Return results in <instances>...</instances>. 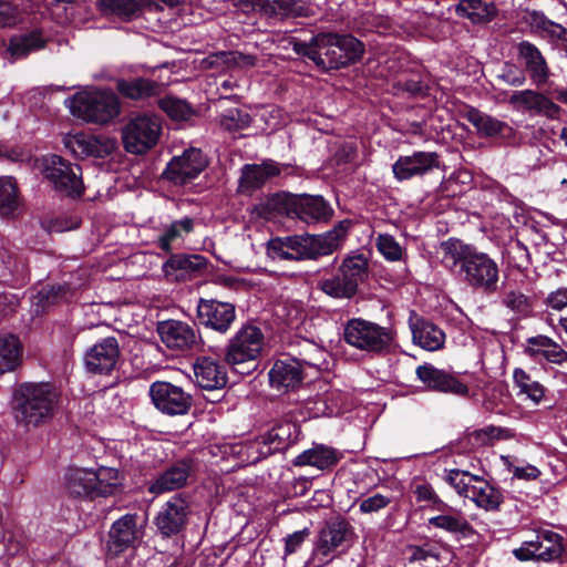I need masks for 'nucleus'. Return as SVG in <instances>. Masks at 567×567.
Returning <instances> with one entry per match:
<instances>
[{"label":"nucleus","instance_id":"obj_61","mask_svg":"<svg viewBox=\"0 0 567 567\" xmlns=\"http://www.w3.org/2000/svg\"><path fill=\"white\" fill-rule=\"evenodd\" d=\"M18 8L9 1L0 0V27H11L18 21Z\"/></svg>","mask_w":567,"mask_h":567},{"label":"nucleus","instance_id":"obj_45","mask_svg":"<svg viewBox=\"0 0 567 567\" xmlns=\"http://www.w3.org/2000/svg\"><path fill=\"white\" fill-rule=\"evenodd\" d=\"M513 381L519 389L518 394H525L527 399L535 404H539L546 394L547 389L522 368H515L513 372Z\"/></svg>","mask_w":567,"mask_h":567},{"label":"nucleus","instance_id":"obj_2","mask_svg":"<svg viewBox=\"0 0 567 567\" xmlns=\"http://www.w3.org/2000/svg\"><path fill=\"white\" fill-rule=\"evenodd\" d=\"M352 225L351 219H342L321 234L305 233L271 238L267 244V254L279 260H319L341 249Z\"/></svg>","mask_w":567,"mask_h":567},{"label":"nucleus","instance_id":"obj_26","mask_svg":"<svg viewBox=\"0 0 567 567\" xmlns=\"http://www.w3.org/2000/svg\"><path fill=\"white\" fill-rule=\"evenodd\" d=\"M440 167V156L435 152L415 151L411 155H400L392 164L394 178L402 183L422 177Z\"/></svg>","mask_w":567,"mask_h":567},{"label":"nucleus","instance_id":"obj_3","mask_svg":"<svg viewBox=\"0 0 567 567\" xmlns=\"http://www.w3.org/2000/svg\"><path fill=\"white\" fill-rule=\"evenodd\" d=\"M292 50L312 61L319 71L329 72L358 63L365 45L350 33L320 32L309 42H293Z\"/></svg>","mask_w":567,"mask_h":567},{"label":"nucleus","instance_id":"obj_6","mask_svg":"<svg viewBox=\"0 0 567 567\" xmlns=\"http://www.w3.org/2000/svg\"><path fill=\"white\" fill-rule=\"evenodd\" d=\"M445 482L460 496L470 498L477 507L486 512H498L504 503V494L501 487L467 471L460 468L449 470L446 471Z\"/></svg>","mask_w":567,"mask_h":567},{"label":"nucleus","instance_id":"obj_31","mask_svg":"<svg viewBox=\"0 0 567 567\" xmlns=\"http://www.w3.org/2000/svg\"><path fill=\"white\" fill-rule=\"evenodd\" d=\"M137 514L127 513L113 522L109 529V551L120 554L134 547L138 539Z\"/></svg>","mask_w":567,"mask_h":567},{"label":"nucleus","instance_id":"obj_54","mask_svg":"<svg viewBox=\"0 0 567 567\" xmlns=\"http://www.w3.org/2000/svg\"><path fill=\"white\" fill-rule=\"evenodd\" d=\"M413 494L417 503L426 502L434 511L445 507V502L436 494L433 486L427 482L416 484L413 488Z\"/></svg>","mask_w":567,"mask_h":567},{"label":"nucleus","instance_id":"obj_11","mask_svg":"<svg viewBox=\"0 0 567 567\" xmlns=\"http://www.w3.org/2000/svg\"><path fill=\"white\" fill-rule=\"evenodd\" d=\"M300 425L291 420L282 419L274 422L271 427L260 434L250 444L256 450L257 456L254 463L265 460L275 453L286 452L299 441Z\"/></svg>","mask_w":567,"mask_h":567},{"label":"nucleus","instance_id":"obj_21","mask_svg":"<svg viewBox=\"0 0 567 567\" xmlns=\"http://www.w3.org/2000/svg\"><path fill=\"white\" fill-rule=\"evenodd\" d=\"M104 466L76 467L71 466L64 474V487L75 497H95L102 495L104 488Z\"/></svg>","mask_w":567,"mask_h":567},{"label":"nucleus","instance_id":"obj_64","mask_svg":"<svg viewBox=\"0 0 567 567\" xmlns=\"http://www.w3.org/2000/svg\"><path fill=\"white\" fill-rule=\"evenodd\" d=\"M530 24L535 27L537 30L545 32L546 34L549 32L551 28H556L555 21L550 20L543 11L533 10L529 12Z\"/></svg>","mask_w":567,"mask_h":567},{"label":"nucleus","instance_id":"obj_7","mask_svg":"<svg viewBox=\"0 0 567 567\" xmlns=\"http://www.w3.org/2000/svg\"><path fill=\"white\" fill-rule=\"evenodd\" d=\"M368 258L364 254L354 252L342 259L337 275L320 280L318 288L334 299H351L357 295L360 284L368 279Z\"/></svg>","mask_w":567,"mask_h":567},{"label":"nucleus","instance_id":"obj_24","mask_svg":"<svg viewBox=\"0 0 567 567\" xmlns=\"http://www.w3.org/2000/svg\"><path fill=\"white\" fill-rule=\"evenodd\" d=\"M45 177L54 187L68 195L82 193L81 168L72 165L59 155H51L45 159Z\"/></svg>","mask_w":567,"mask_h":567},{"label":"nucleus","instance_id":"obj_19","mask_svg":"<svg viewBox=\"0 0 567 567\" xmlns=\"http://www.w3.org/2000/svg\"><path fill=\"white\" fill-rule=\"evenodd\" d=\"M236 306L233 302L218 299L200 298L196 307L198 327L226 334L236 321Z\"/></svg>","mask_w":567,"mask_h":567},{"label":"nucleus","instance_id":"obj_36","mask_svg":"<svg viewBox=\"0 0 567 567\" xmlns=\"http://www.w3.org/2000/svg\"><path fill=\"white\" fill-rule=\"evenodd\" d=\"M517 55L525 62V72L532 81L540 86L548 81L550 71L540 50L532 42L523 40L517 44Z\"/></svg>","mask_w":567,"mask_h":567},{"label":"nucleus","instance_id":"obj_59","mask_svg":"<svg viewBox=\"0 0 567 567\" xmlns=\"http://www.w3.org/2000/svg\"><path fill=\"white\" fill-rule=\"evenodd\" d=\"M126 474L123 470L109 466V496L124 492Z\"/></svg>","mask_w":567,"mask_h":567},{"label":"nucleus","instance_id":"obj_10","mask_svg":"<svg viewBox=\"0 0 567 567\" xmlns=\"http://www.w3.org/2000/svg\"><path fill=\"white\" fill-rule=\"evenodd\" d=\"M196 462L190 456L174 460L156 474H144V485L147 493L159 496L179 491L188 485V480L195 474Z\"/></svg>","mask_w":567,"mask_h":567},{"label":"nucleus","instance_id":"obj_53","mask_svg":"<svg viewBox=\"0 0 567 567\" xmlns=\"http://www.w3.org/2000/svg\"><path fill=\"white\" fill-rule=\"evenodd\" d=\"M375 246L379 252L389 261H398L402 258V247L392 235L380 234Z\"/></svg>","mask_w":567,"mask_h":567},{"label":"nucleus","instance_id":"obj_29","mask_svg":"<svg viewBox=\"0 0 567 567\" xmlns=\"http://www.w3.org/2000/svg\"><path fill=\"white\" fill-rule=\"evenodd\" d=\"M439 515L429 518V525L453 535L457 540L470 539L476 535L473 525L464 513L445 503L444 508H439Z\"/></svg>","mask_w":567,"mask_h":567},{"label":"nucleus","instance_id":"obj_50","mask_svg":"<svg viewBox=\"0 0 567 567\" xmlns=\"http://www.w3.org/2000/svg\"><path fill=\"white\" fill-rule=\"evenodd\" d=\"M106 363V341L94 344L84 357L86 371L92 374L102 373Z\"/></svg>","mask_w":567,"mask_h":567},{"label":"nucleus","instance_id":"obj_18","mask_svg":"<svg viewBox=\"0 0 567 567\" xmlns=\"http://www.w3.org/2000/svg\"><path fill=\"white\" fill-rule=\"evenodd\" d=\"M208 161L202 150L189 147L182 155L173 156L161 174V179L184 186L196 179L207 167Z\"/></svg>","mask_w":567,"mask_h":567},{"label":"nucleus","instance_id":"obj_60","mask_svg":"<svg viewBox=\"0 0 567 567\" xmlns=\"http://www.w3.org/2000/svg\"><path fill=\"white\" fill-rule=\"evenodd\" d=\"M309 536H310V529L307 527L303 529L297 530L292 534H289L285 538V554L291 555V554L297 553Z\"/></svg>","mask_w":567,"mask_h":567},{"label":"nucleus","instance_id":"obj_8","mask_svg":"<svg viewBox=\"0 0 567 567\" xmlns=\"http://www.w3.org/2000/svg\"><path fill=\"white\" fill-rule=\"evenodd\" d=\"M264 333L255 324H243L236 333L228 339L224 348L207 344V348L217 355H224L228 365L256 362L264 347Z\"/></svg>","mask_w":567,"mask_h":567},{"label":"nucleus","instance_id":"obj_62","mask_svg":"<svg viewBox=\"0 0 567 567\" xmlns=\"http://www.w3.org/2000/svg\"><path fill=\"white\" fill-rule=\"evenodd\" d=\"M547 37L549 42L563 51L567 58V29L560 23H556V28H551Z\"/></svg>","mask_w":567,"mask_h":567},{"label":"nucleus","instance_id":"obj_1","mask_svg":"<svg viewBox=\"0 0 567 567\" xmlns=\"http://www.w3.org/2000/svg\"><path fill=\"white\" fill-rule=\"evenodd\" d=\"M442 265L474 292L493 296L499 290L501 269L476 245L450 237L440 244Z\"/></svg>","mask_w":567,"mask_h":567},{"label":"nucleus","instance_id":"obj_55","mask_svg":"<svg viewBox=\"0 0 567 567\" xmlns=\"http://www.w3.org/2000/svg\"><path fill=\"white\" fill-rule=\"evenodd\" d=\"M406 553L409 554V563H423L427 561L429 558L437 560L440 556L437 549L429 543L424 545H408Z\"/></svg>","mask_w":567,"mask_h":567},{"label":"nucleus","instance_id":"obj_27","mask_svg":"<svg viewBox=\"0 0 567 567\" xmlns=\"http://www.w3.org/2000/svg\"><path fill=\"white\" fill-rule=\"evenodd\" d=\"M415 373L427 390L458 396H466L468 394V386L465 383L452 373L437 369L431 363L419 365Z\"/></svg>","mask_w":567,"mask_h":567},{"label":"nucleus","instance_id":"obj_12","mask_svg":"<svg viewBox=\"0 0 567 567\" xmlns=\"http://www.w3.org/2000/svg\"><path fill=\"white\" fill-rule=\"evenodd\" d=\"M161 133L162 124L156 116L138 115L122 130L124 148L131 154L143 155L156 146Z\"/></svg>","mask_w":567,"mask_h":567},{"label":"nucleus","instance_id":"obj_32","mask_svg":"<svg viewBox=\"0 0 567 567\" xmlns=\"http://www.w3.org/2000/svg\"><path fill=\"white\" fill-rule=\"evenodd\" d=\"M29 280V267L23 255L9 249L0 250V281L13 288H21Z\"/></svg>","mask_w":567,"mask_h":567},{"label":"nucleus","instance_id":"obj_15","mask_svg":"<svg viewBox=\"0 0 567 567\" xmlns=\"http://www.w3.org/2000/svg\"><path fill=\"white\" fill-rule=\"evenodd\" d=\"M566 548L564 537L548 529L536 533L535 539L527 540L513 550V555L520 561H554L561 559Z\"/></svg>","mask_w":567,"mask_h":567},{"label":"nucleus","instance_id":"obj_48","mask_svg":"<svg viewBox=\"0 0 567 567\" xmlns=\"http://www.w3.org/2000/svg\"><path fill=\"white\" fill-rule=\"evenodd\" d=\"M251 115L238 107L226 110L219 115L220 127L229 133H237L251 125Z\"/></svg>","mask_w":567,"mask_h":567},{"label":"nucleus","instance_id":"obj_46","mask_svg":"<svg viewBox=\"0 0 567 567\" xmlns=\"http://www.w3.org/2000/svg\"><path fill=\"white\" fill-rule=\"evenodd\" d=\"M194 230V220L190 217H184L179 220H174L168 227L165 228L163 234L158 236L156 246L166 254L173 250L172 243L182 238V234H189Z\"/></svg>","mask_w":567,"mask_h":567},{"label":"nucleus","instance_id":"obj_25","mask_svg":"<svg viewBox=\"0 0 567 567\" xmlns=\"http://www.w3.org/2000/svg\"><path fill=\"white\" fill-rule=\"evenodd\" d=\"M244 12H258L266 18L307 17L308 8L302 0H233Z\"/></svg>","mask_w":567,"mask_h":567},{"label":"nucleus","instance_id":"obj_35","mask_svg":"<svg viewBox=\"0 0 567 567\" xmlns=\"http://www.w3.org/2000/svg\"><path fill=\"white\" fill-rule=\"evenodd\" d=\"M409 324L415 344L427 351H435L443 348L445 333L432 321L413 313L409 319Z\"/></svg>","mask_w":567,"mask_h":567},{"label":"nucleus","instance_id":"obj_13","mask_svg":"<svg viewBox=\"0 0 567 567\" xmlns=\"http://www.w3.org/2000/svg\"><path fill=\"white\" fill-rule=\"evenodd\" d=\"M353 536L354 528L346 517L338 515L324 520L315 543V555L321 557L318 564H313V567L327 564L330 560V555L339 547L350 546Z\"/></svg>","mask_w":567,"mask_h":567},{"label":"nucleus","instance_id":"obj_39","mask_svg":"<svg viewBox=\"0 0 567 567\" xmlns=\"http://www.w3.org/2000/svg\"><path fill=\"white\" fill-rule=\"evenodd\" d=\"M116 91L124 99L144 101L159 95L161 84L145 78H136L133 80L118 79L116 81Z\"/></svg>","mask_w":567,"mask_h":567},{"label":"nucleus","instance_id":"obj_56","mask_svg":"<svg viewBox=\"0 0 567 567\" xmlns=\"http://www.w3.org/2000/svg\"><path fill=\"white\" fill-rule=\"evenodd\" d=\"M498 79L505 82L507 85L515 87L523 86L527 81L525 70L519 69L512 63H505L502 73L498 75Z\"/></svg>","mask_w":567,"mask_h":567},{"label":"nucleus","instance_id":"obj_63","mask_svg":"<svg viewBox=\"0 0 567 567\" xmlns=\"http://www.w3.org/2000/svg\"><path fill=\"white\" fill-rule=\"evenodd\" d=\"M357 146L353 143H343L334 153V161L338 166L352 163L357 157Z\"/></svg>","mask_w":567,"mask_h":567},{"label":"nucleus","instance_id":"obj_14","mask_svg":"<svg viewBox=\"0 0 567 567\" xmlns=\"http://www.w3.org/2000/svg\"><path fill=\"white\" fill-rule=\"evenodd\" d=\"M64 105L74 117L87 123L106 122V92L103 89L94 85L83 86L74 95L65 99Z\"/></svg>","mask_w":567,"mask_h":567},{"label":"nucleus","instance_id":"obj_47","mask_svg":"<svg viewBox=\"0 0 567 567\" xmlns=\"http://www.w3.org/2000/svg\"><path fill=\"white\" fill-rule=\"evenodd\" d=\"M158 107L173 121H188L195 111L185 100L175 96H165L158 100Z\"/></svg>","mask_w":567,"mask_h":567},{"label":"nucleus","instance_id":"obj_34","mask_svg":"<svg viewBox=\"0 0 567 567\" xmlns=\"http://www.w3.org/2000/svg\"><path fill=\"white\" fill-rule=\"evenodd\" d=\"M342 457L343 454L338 449L313 443L312 447L297 455L292 464L295 466H313L320 471H332Z\"/></svg>","mask_w":567,"mask_h":567},{"label":"nucleus","instance_id":"obj_22","mask_svg":"<svg viewBox=\"0 0 567 567\" xmlns=\"http://www.w3.org/2000/svg\"><path fill=\"white\" fill-rule=\"evenodd\" d=\"M157 332L167 348L174 350H199L207 346L206 340L193 326L178 321L166 320L157 326Z\"/></svg>","mask_w":567,"mask_h":567},{"label":"nucleus","instance_id":"obj_17","mask_svg":"<svg viewBox=\"0 0 567 567\" xmlns=\"http://www.w3.org/2000/svg\"><path fill=\"white\" fill-rule=\"evenodd\" d=\"M190 496L187 493H176L163 504L154 525L163 538H171L182 533L190 515Z\"/></svg>","mask_w":567,"mask_h":567},{"label":"nucleus","instance_id":"obj_58","mask_svg":"<svg viewBox=\"0 0 567 567\" xmlns=\"http://www.w3.org/2000/svg\"><path fill=\"white\" fill-rule=\"evenodd\" d=\"M391 502V497L377 493L362 499L360 502L359 508L360 512L364 514L378 513L379 511L385 508Z\"/></svg>","mask_w":567,"mask_h":567},{"label":"nucleus","instance_id":"obj_57","mask_svg":"<svg viewBox=\"0 0 567 567\" xmlns=\"http://www.w3.org/2000/svg\"><path fill=\"white\" fill-rule=\"evenodd\" d=\"M553 341L551 338L544 334L527 338L524 352L534 361H539V350L553 346Z\"/></svg>","mask_w":567,"mask_h":567},{"label":"nucleus","instance_id":"obj_9","mask_svg":"<svg viewBox=\"0 0 567 567\" xmlns=\"http://www.w3.org/2000/svg\"><path fill=\"white\" fill-rule=\"evenodd\" d=\"M343 339L348 344L373 354L388 352L392 343L390 329L362 318L347 322Z\"/></svg>","mask_w":567,"mask_h":567},{"label":"nucleus","instance_id":"obj_4","mask_svg":"<svg viewBox=\"0 0 567 567\" xmlns=\"http://www.w3.org/2000/svg\"><path fill=\"white\" fill-rule=\"evenodd\" d=\"M262 210L265 215L277 213L289 218H298L308 225L327 224L334 214L332 206L322 195L288 192L270 195Z\"/></svg>","mask_w":567,"mask_h":567},{"label":"nucleus","instance_id":"obj_41","mask_svg":"<svg viewBox=\"0 0 567 567\" xmlns=\"http://www.w3.org/2000/svg\"><path fill=\"white\" fill-rule=\"evenodd\" d=\"M45 45V39L40 31H33L27 34L13 35L10 39L8 52L11 62L25 58L31 52L38 51Z\"/></svg>","mask_w":567,"mask_h":567},{"label":"nucleus","instance_id":"obj_51","mask_svg":"<svg viewBox=\"0 0 567 567\" xmlns=\"http://www.w3.org/2000/svg\"><path fill=\"white\" fill-rule=\"evenodd\" d=\"M140 11L141 6L136 0H109V24L112 16L131 21L138 16Z\"/></svg>","mask_w":567,"mask_h":567},{"label":"nucleus","instance_id":"obj_43","mask_svg":"<svg viewBox=\"0 0 567 567\" xmlns=\"http://www.w3.org/2000/svg\"><path fill=\"white\" fill-rule=\"evenodd\" d=\"M394 87L410 99H425L430 95V83L426 73L416 71L399 79Z\"/></svg>","mask_w":567,"mask_h":567},{"label":"nucleus","instance_id":"obj_40","mask_svg":"<svg viewBox=\"0 0 567 567\" xmlns=\"http://www.w3.org/2000/svg\"><path fill=\"white\" fill-rule=\"evenodd\" d=\"M461 18L471 20L472 23H488L498 16V9L494 2L483 0H461L455 8Z\"/></svg>","mask_w":567,"mask_h":567},{"label":"nucleus","instance_id":"obj_5","mask_svg":"<svg viewBox=\"0 0 567 567\" xmlns=\"http://www.w3.org/2000/svg\"><path fill=\"white\" fill-rule=\"evenodd\" d=\"M58 395L49 383H23L13 394L16 419L38 426L53 416Z\"/></svg>","mask_w":567,"mask_h":567},{"label":"nucleus","instance_id":"obj_33","mask_svg":"<svg viewBox=\"0 0 567 567\" xmlns=\"http://www.w3.org/2000/svg\"><path fill=\"white\" fill-rule=\"evenodd\" d=\"M227 363L210 357H198L194 364V372L198 385L204 390H218L228 382Z\"/></svg>","mask_w":567,"mask_h":567},{"label":"nucleus","instance_id":"obj_52","mask_svg":"<svg viewBox=\"0 0 567 567\" xmlns=\"http://www.w3.org/2000/svg\"><path fill=\"white\" fill-rule=\"evenodd\" d=\"M301 365V369L310 368L316 372L321 371V367L324 364V351L316 343H308L306 350L299 352V357L295 358Z\"/></svg>","mask_w":567,"mask_h":567},{"label":"nucleus","instance_id":"obj_28","mask_svg":"<svg viewBox=\"0 0 567 567\" xmlns=\"http://www.w3.org/2000/svg\"><path fill=\"white\" fill-rule=\"evenodd\" d=\"M466 120L476 128L481 137L497 140L501 144H512L516 137V131L506 122L470 107Z\"/></svg>","mask_w":567,"mask_h":567},{"label":"nucleus","instance_id":"obj_30","mask_svg":"<svg viewBox=\"0 0 567 567\" xmlns=\"http://www.w3.org/2000/svg\"><path fill=\"white\" fill-rule=\"evenodd\" d=\"M280 173V165L272 159H266L261 164H245L239 177V192L252 194L264 187L270 178L279 176Z\"/></svg>","mask_w":567,"mask_h":567},{"label":"nucleus","instance_id":"obj_23","mask_svg":"<svg viewBox=\"0 0 567 567\" xmlns=\"http://www.w3.org/2000/svg\"><path fill=\"white\" fill-rule=\"evenodd\" d=\"M208 259L198 254L171 252L163 262L162 271L169 282H184L207 269Z\"/></svg>","mask_w":567,"mask_h":567},{"label":"nucleus","instance_id":"obj_44","mask_svg":"<svg viewBox=\"0 0 567 567\" xmlns=\"http://www.w3.org/2000/svg\"><path fill=\"white\" fill-rule=\"evenodd\" d=\"M21 206L16 181L10 176L0 177V216L12 217Z\"/></svg>","mask_w":567,"mask_h":567},{"label":"nucleus","instance_id":"obj_16","mask_svg":"<svg viewBox=\"0 0 567 567\" xmlns=\"http://www.w3.org/2000/svg\"><path fill=\"white\" fill-rule=\"evenodd\" d=\"M148 393L154 406L168 416L186 415L194 405L190 393L168 381H154Z\"/></svg>","mask_w":567,"mask_h":567},{"label":"nucleus","instance_id":"obj_20","mask_svg":"<svg viewBox=\"0 0 567 567\" xmlns=\"http://www.w3.org/2000/svg\"><path fill=\"white\" fill-rule=\"evenodd\" d=\"M507 103L519 113L533 116H545L549 120H559L563 112L561 107L544 93L526 89L514 91Z\"/></svg>","mask_w":567,"mask_h":567},{"label":"nucleus","instance_id":"obj_37","mask_svg":"<svg viewBox=\"0 0 567 567\" xmlns=\"http://www.w3.org/2000/svg\"><path fill=\"white\" fill-rule=\"evenodd\" d=\"M268 375L271 388L277 390H295L303 381V371L295 358L276 360Z\"/></svg>","mask_w":567,"mask_h":567},{"label":"nucleus","instance_id":"obj_42","mask_svg":"<svg viewBox=\"0 0 567 567\" xmlns=\"http://www.w3.org/2000/svg\"><path fill=\"white\" fill-rule=\"evenodd\" d=\"M22 343L14 334L0 336V373L16 370L22 359Z\"/></svg>","mask_w":567,"mask_h":567},{"label":"nucleus","instance_id":"obj_38","mask_svg":"<svg viewBox=\"0 0 567 567\" xmlns=\"http://www.w3.org/2000/svg\"><path fill=\"white\" fill-rule=\"evenodd\" d=\"M63 144L75 157L103 158L106 154L103 140L81 132L65 134Z\"/></svg>","mask_w":567,"mask_h":567},{"label":"nucleus","instance_id":"obj_49","mask_svg":"<svg viewBox=\"0 0 567 567\" xmlns=\"http://www.w3.org/2000/svg\"><path fill=\"white\" fill-rule=\"evenodd\" d=\"M501 303L520 317H528L533 311V302L529 297L519 290H504L501 295Z\"/></svg>","mask_w":567,"mask_h":567}]
</instances>
